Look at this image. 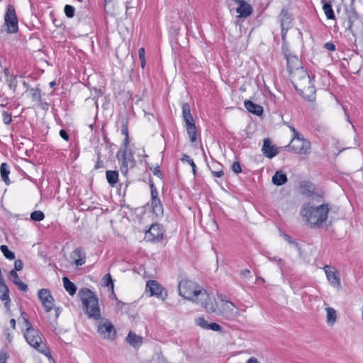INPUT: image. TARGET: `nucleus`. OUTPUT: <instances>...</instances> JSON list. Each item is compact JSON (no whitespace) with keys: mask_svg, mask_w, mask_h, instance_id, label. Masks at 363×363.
Masks as SVG:
<instances>
[{"mask_svg":"<svg viewBox=\"0 0 363 363\" xmlns=\"http://www.w3.org/2000/svg\"><path fill=\"white\" fill-rule=\"evenodd\" d=\"M287 60V69L290 74L297 68L301 67V62L298 58L295 55H289L286 57Z\"/></svg>","mask_w":363,"mask_h":363,"instance_id":"nucleus-21","label":"nucleus"},{"mask_svg":"<svg viewBox=\"0 0 363 363\" xmlns=\"http://www.w3.org/2000/svg\"><path fill=\"white\" fill-rule=\"evenodd\" d=\"M328 282L335 288H340L341 286L339 273L333 267L325 265L323 267Z\"/></svg>","mask_w":363,"mask_h":363,"instance_id":"nucleus-11","label":"nucleus"},{"mask_svg":"<svg viewBox=\"0 0 363 363\" xmlns=\"http://www.w3.org/2000/svg\"><path fill=\"white\" fill-rule=\"evenodd\" d=\"M187 134L190 138V141L194 143L196 140V128L194 121L185 123Z\"/></svg>","mask_w":363,"mask_h":363,"instance_id":"nucleus-24","label":"nucleus"},{"mask_svg":"<svg viewBox=\"0 0 363 363\" xmlns=\"http://www.w3.org/2000/svg\"><path fill=\"white\" fill-rule=\"evenodd\" d=\"M23 264L21 259H16L14 262V269L13 270L21 271L23 269Z\"/></svg>","mask_w":363,"mask_h":363,"instance_id":"nucleus-48","label":"nucleus"},{"mask_svg":"<svg viewBox=\"0 0 363 363\" xmlns=\"http://www.w3.org/2000/svg\"><path fill=\"white\" fill-rule=\"evenodd\" d=\"M0 299L5 301L6 308L9 307L11 298H9V289L5 283V281H0Z\"/></svg>","mask_w":363,"mask_h":363,"instance_id":"nucleus-19","label":"nucleus"},{"mask_svg":"<svg viewBox=\"0 0 363 363\" xmlns=\"http://www.w3.org/2000/svg\"><path fill=\"white\" fill-rule=\"evenodd\" d=\"M323 4V10L328 19H334L335 14L332 8V2L327 1L326 0H321Z\"/></svg>","mask_w":363,"mask_h":363,"instance_id":"nucleus-27","label":"nucleus"},{"mask_svg":"<svg viewBox=\"0 0 363 363\" xmlns=\"http://www.w3.org/2000/svg\"><path fill=\"white\" fill-rule=\"evenodd\" d=\"M232 169L235 174H239L242 172L240 164L238 162H235L233 164Z\"/></svg>","mask_w":363,"mask_h":363,"instance_id":"nucleus-47","label":"nucleus"},{"mask_svg":"<svg viewBox=\"0 0 363 363\" xmlns=\"http://www.w3.org/2000/svg\"><path fill=\"white\" fill-rule=\"evenodd\" d=\"M301 193L303 195L311 196L314 192L313 185L308 182H302L300 184Z\"/></svg>","mask_w":363,"mask_h":363,"instance_id":"nucleus-26","label":"nucleus"},{"mask_svg":"<svg viewBox=\"0 0 363 363\" xmlns=\"http://www.w3.org/2000/svg\"><path fill=\"white\" fill-rule=\"evenodd\" d=\"M62 282L65 290L68 292L70 296H74L77 291V287L75 284L72 282L67 277L62 278Z\"/></svg>","mask_w":363,"mask_h":363,"instance_id":"nucleus-29","label":"nucleus"},{"mask_svg":"<svg viewBox=\"0 0 363 363\" xmlns=\"http://www.w3.org/2000/svg\"><path fill=\"white\" fill-rule=\"evenodd\" d=\"M133 6L132 5L131 1H128L126 2V10H128V9L133 8Z\"/></svg>","mask_w":363,"mask_h":363,"instance_id":"nucleus-60","label":"nucleus"},{"mask_svg":"<svg viewBox=\"0 0 363 363\" xmlns=\"http://www.w3.org/2000/svg\"><path fill=\"white\" fill-rule=\"evenodd\" d=\"M4 74L7 77V78L10 77L11 75H10L9 69L8 68L4 69Z\"/></svg>","mask_w":363,"mask_h":363,"instance_id":"nucleus-61","label":"nucleus"},{"mask_svg":"<svg viewBox=\"0 0 363 363\" xmlns=\"http://www.w3.org/2000/svg\"><path fill=\"white\" fill-rule=\"evenodd\" d=\"M0 173L2 180L6 184H9L10 181L9 178V174L10 173L9 165L4 162L0 166Z\"/></svg>","mask_w":363,"mask_h":363,"instance_id":"nucleus-32","label":"nucleus"},{"mask_svg":"<svg viewBox=\"0 0 363 363\" xmlns=\"http://www.w3.org/2000/svg\"><path fill=\"white\" fill-rule=\"evenodd\" d=\"M283 237H284V240H285L286 241H287L289 243H290V244H294V243H295V242L292 240L291 238L289 235H288L287 234H285V233H284V234L283 235Z\"/></svg>","mask_w":363,"mask_h":363,"instance_id":"nucleus-55","label":"nucleus"},{"mask_svg":"<svg viewBox=\"0 0 363 363\" xmlns=\"http://www.w3.org/2000/svg\"><path fill=\"white\" fill-rule=\"evenodd\" d=\"M245 108L250 113L257 116H261L263 113V108L260 105L256 104L252 101L247 100L245 101Z\"/></svg>","mask_w":363,"mask_h":363,"instance_id":"nucleus-22","label":"nucleus"},{"mask_svg":"<svg viewBox=\"0 0 363 363\" xmlns=\"http://www.w3.org/2000/svg\"><path fill=\"white\" fill-rule=\"evenodd\" d=\"M126 341L133 347H138L141 345L143 342V337L136 335L133 332H129L126 337Z\"/></svg>","mask_w":363,"mask_h":363,"instance_id":"nucleus-25","label":"nucleus"},{"mask_svg":"<svg viewBox=\"0 0 363 363\" xmlns=\"http://www.w3.org/2000/svg\"><path fill=\"white\" fill-rule=\"evenodd\" d=\"M330 208L328 204L313 206L311 203H303L300 213L304 221L311 228H319L328 217Z\"/></svg>","mask_w":363,"mask_h":363,"instance_id":"nucleus-2","label":"nucleus"},{"mask_svg":"<svg viewBox=\"0 0 363 363\" xmlns=\"http://www.w3.org/2000/svg\"><path fill=\"white\" fill-rule=\"evenodd\" d=\"M82 303V309L88 318L95 320L101 319L100 307L96 295L87 288H82L78 292Z\"/></svg>","mask_w":363,"mask_h":363,"instance_id":"nucleus-4","label":"nucleus"},{"mask_svg":"<svg viewBox=\"0 0 363 363\" xmlns=\"http://www.w3.org/2000/svg\"><path fill=\"white\" fill-rule=\"evenodd\" d=\"M324 48L330 51L335 50V45L333 43H330V42L326 43L324 45Z\"/></svg>","mask_w":363,"mask_h":363,"instance_id":"nucleus-51","label":"nucleus"},{"mask_svg":"<svg viewBox=\"0 0 363 363\" xmlns=\"http://www.w3.org/2000/svg\"><path fill=\"white\" fill-rule=\"evenodd\" d=\"M140 65H141V67L142 68H145V59H143V60H140Z\"/></svg>","mask_w":363,"mask_h":363,"instance_id":"nucleus-62","label":"nucleus"},{"mask_svg":"<svg viewBox=\"0 0 363 363\" xmlns=\"http://www.w3.org/2000/svg\"><path fill=\"white\" fill-rule=\"evenodd\" d=\"M0 250L6 259L10 260L15 259L14 253L9 250V247L6 245H1Z\"/></svg>","mask_w":363,"mask_h":363,"instance_id":"nucleus-35","label":"nucleus"},{"mask_svg":"<svg viewBox=\"0 0 363 363\" xmlns=\"http://www.w3.org/2000/svg\"><path fill=\"white\" fill-rule=\"evenodd\" d=\"M60 313V308H56V309H55V315H56V318H57V317L59 316Z\"/></svg>","mask_w":363,"mask_h":363,"instance_id":"nucleus-64","label":"nucleus"},{"mask_svg":"<svg viewBox=\"0 0 363 363\" xmlns=\"http://www.w3.org/2000/svg\"><path fill=\"white\" fill-rule=\"evenodd\" d=\"M102 281L104 285L107 287H110L111 291H113V281L110 274H106L104 276Z\"/></svg>","mask_w":363,"mask_h":363,"instance_id":"nucleus-37","label":"nucleus"},{"mask_svg":"<svg viewBox=\"0 0 363 363\" xmlns=\"http://www.w3.org/2000/svg\"><path fill=\"white\" fill-rule=\"evenodd\" d=\"M289 147L295 153L306 155L310 151L311 143L300 135L296 138H292Z\"/></svg>","mask_w":363,"mask_h":363,"instance_id":"nucleus-8","label":"nucleus"},{"mask_svg":"<svg viewBox=\"0 0 363 363\" xmlns=\"http://www.w3.org/2000/svg\"><path fill=\"white\" fill-rule=\"evenodd\" d=\"M4 26L8 33H16L18 30V18L14 6L9 4L4 15Z\"/></svg>","mask_w":363,"mask_h":363,"instance_id":"nucleus-6","label":"nucleus"},{"mask_svg":"<svg viewBox=\"0 0 363 363\" xmlns=\"http://www.w3.org/2000/svg\"><path fill=\"white\" fill-rule=\"evenodd\" d=\"M287 182V177L282 172L277 171L272 177V182L277 186L284 184Z\"/></svg>","mask_w":363,"mask_h":363,"instance_id":"nucleus-28","label":"nucleus"},{"mask_svg":"<svg viewBox=\"0 0 363 363\" xmlns=\"http://www.w3.org/2000/svg\"><path fill=\"white\" fill-rule=\"evenodd\" d=\"M16 285L18 286V289L21 291H25L27 290V285L22 281H19L18 283L16 284Z\"/></svg>","mask_w":363,"mask_h":363,"instance_id":"nucleus-50","label":"nucleus"},{"mask_svg":"<svg viewBox=\"0 0 363 363\" xmlns=\"http://www.w3.org/2000/svg\"><path fill=\"white\" fill-rule=\"evenodd\" d=\"M150 188H151V196H158V193L157 191V189H155V186L153 184H151L150 185Z\"/></svg>","mask_w":363,"mask_h":363,"instance_id":"nucleus-54","label":"nucleus"},{"mask_svg":"<svg viewBox=\"0 0 363 363\" xmlns=\"http://www.w3.org/2000/svg\"><path fill=\"white\" fill-rule=\"evenodd\" d=\"M64 11L67 17L72 18L74 16L75 9L71 5H66Z\"/></svg>","mask_w":363,"mask_h":363,"instance_id":"nucleus-42","label":"nucleus"},{"mask_svg":"<svg viewBox=\"0 0 363 363\" xmlns=\"http://www.w3.org/2000/svg\"><path fill=\"white\" fill-rule=\"evenodd\" d=\"M233 1L238 5L236 9L238 13H239L238 17L246 18L252 13V9L248 3L245 2L244 0Z\"/></svg>","mask_w":363,"mask_h":363,"instance_id":"nucleus-17","label":"nucleus"},{"mask_svg":"<svg viewBox=\"0 0 363 363\" xmlns=\"http://www.w3.org/2000/svg\"><path fill=\"white\" fill-rule=\"evenodd\" d=\"M268 259L270 261L274 262L277 263L281 274H283V270H284V267L285 266V262L282 259L277 257H269Z\"/></svg>","mask_w":363,"mask_h":363,"instance_id":"nucleus-39","label":"nucleus"},{"mask_svg":"<svg viewBox=\"0 0 363 363\" xmlns=\"http://www.w3.org/2000/svg\"><path fill=\"white\" fill-rule=\"evenodd\" d=\"M6 81L9 83V88L15 91L17 87L16 76L11 74L9 78L6 79Z\"/></svg>","mask_w":363,"mask_h":363,"instance_id":"nucleus-41","label":"nucleus"},{"mask_svg":"<svg viewBox=\"0 0 363 363\" xmlns=\"http://www.w3.org/2000/svg\"><path fill=\"white\" fill-rule=\"evenodd\" d=\"M181 160L182 162H188L189 164V166H191L193 174L195 176L196 174V164L194 163V160L186 154L182 155Z\"/></svg>","mask_w":363,"mask_h":363,"instance_id":"nucleus-36","label":"nucleus"},{"mask_svg":"<svg viewBox=\"0 0 363 363\" xmlns=\"http://www.w3.org/2000/svg\"><path fill=\"white\" fill-rule=\"evenodd\" d=\"M21 317L26 327L24 337L26 342L38 352L48 357L49 358H51L52 357L49 348L42 341L38 331L33 328L32 324L28 320L26 313L22 312Z\"/></svg>","mask_w":363,"mask_h":363,"instance_id":"nucleus-5","label":"nucleus"},{"mask_svg":"<svg viewBox=\"0 0 363 363\" xmlns=\"http://www.w3.org/2000/svg\"><path fill=\"white\" fill-rule=\"evenodd\" d=\"M152 211L157 216L163 215V206L158 196L152 197Z\"/></svg>","mask_w":363,"mask_h":363,"instance_id":"nucleus-23","label":"nucleus"},{"mask_svg":"<svg viewBox=\"0 0 363 363\" xmlns=\"http://www.w3.org/2000/svg\"><path fill=\"white\" fill-rule=\"evenodd\" d=\"M208 167L215 177L220 178L224 174L222 164L216 161H211Z\"/></svg>","mask_w":363,"mask_h":363,"instance_id":"nucleus-20","label":"nucleus"},{"mask_svg":"<svg viewBox=\"0 0 363 363\" xmlns=\"http://www.w3.org/2000/svg\"><path fill=\"white\" fill-rule=\"evenodd\" d=\"M97 331L103 339L112 341L116 338V330L115 327L106 318H103L99 321Z\"/></svg>","mask_w":363,"mask_h":363,"instance_id":"nucleus-7","label":"nucleus"},{"mask_svg":"<svg viewBox=\"0 0 363 363\" xmlns=\"http://www.w3.org/2000/svg\"><path fill=\"white\" fill-rule=\"evenodd\" d=\"M179 294L186 299L200 303L208 313H214L217 303L214 298L195 281L184 279L179 284Z\"/></svg>","mask_w":363,"mask_h":363,"instance_id":"nucleus-1","label":"nucleus"},{"mask_svg":"<svg viewBox=\"0 0 363 363\" xmlns=\"http://www.w3.org/2000/svg\"><path fill=\"white\" fill-rule=\"evenodd\" d=\"M163 232L158 224H152L149 230L145 233V239L149 241H159L162 239Z\"/></svg>","mask_w":363,"mask_h":363,"instance_id":"nucleus-15","label":"nucleus"},{"mask_svg":"<svg viewBox=\"0 0 363 363\" xmlns=\"http://www.w3.org/2000/svg\"><path fill=\"white\" fill-rule=\"evenodd\" d=\"M9 358V354L6 350H1L0 352V363H6Z\"/></svg>","mask_w":363,"mask_h":363,"instance_id":"nucleus-46","label":"nucleus"},{"mask_svg":"<svg viewBox=\"0 0 363 363\" xmlns=\"http://www.w3.org/2000/svg\"><path fill=\"white\" fill-rule=\"evenodd\" d=\"M325 311L327 312V323L328 325L333 326L337 319L336 311L331 307H327Z\"/></svg>","mask_w":363,"mask_h":363,"instance_id":"nucleus-31","label":"nucleus"},{"mask_svg":"<svg viewBox=\"0 0 363 363\" xmlns=\"http://www.w3.org/2000/svg\"><path fill=\"white\" fill-rule=\"evenodd\" d=\"M250 272L249 269H243L241 271V274L245 277H247L250 274Z\"/></svg>","mask_w":363,"mask_h":363,"instance_id":"nucleus-58","label":"nucleus"},{"mask_svg":"<svg viewBox=\"0 0 363 363\" xmlns=\"http://www.w3.org/2000/svg\"><path fill=\"white\" fill-rule=\"evenodd\" d=\"M290 74L296 90L308 101H311L312 96L315 94V89L311 84V80L307 72L301 67L293 71Z\"/></svg>","mask_w":363,"mask_h":363,"instance_id":"nucleus-3","label":"nucleus"},{"mask_svg":"<svg viewBox=\"0 0 363 363\" xmlns=\"http://www.w3.org/2000/svg\"><path fill=\"white\" fill-rule=\"evenodd\" d=\"M290 130L293 133L292 138H296V137L300 136V134L298 133V132L294 127L290 126Z\"/></svg>","mask_w":363,"mask_h":363,"instance_id":"nucleus-56","label":"nucleus"},{"mask_svg":"<svg viewBox=\"0 0 363 363\" xmlns=\"http://www.w3.org/2000/svg\"><path fill=\"white\" fill-rule=\"evenodd\" d=\"M9 279L13 281L14 284L21 281L16 270H11L9 272Z\"/></svg>","mask_w":363,"mask_h":363,"instance_id":"nucleus-45","label":"nucleus"},{"mask_svg":"<svg viewBox=\"0 0 363 363\" xmlns=\"http://www.w3.org/2000/svg\"><path fill=\"white\" fill-rule=\"evenodd\" d=\"M153 174L159 177H160L162 176V173H161V171L159 168V167H156L154 171H153Z\"/></svg>","mask_w":363,"mask_h":363,"instance_id":"nucleus-57","label":"nucleus"},{"mask_svg":"<svg viewBox=\"0 0 363 363\" xmlns=\"http://www.w3.org/2000/svg\"><path fill=\"white\" fill-rule=\"evenodd\" d=\"M247 363H255V358L252 357L249 359Z\"/></svg>","mask_w":363,"mask_h":363,"instance_id":"nucleus-63","label":"nucleus"},{"mask_svg":"<svg viewBox=\"0 0 363 363\" xmlns=\"http://www.w3.org/2000/svg\"><path fill=\"white\" fill-rule=\"evenodd\" d=\"M10 325L12 327L13 329L16 328V320H15V319H11L10 320Z\"/></svg>","mask_w":363,"mask_h":363,"instance_id":"nucleus-59","label":"nucleus"},{"mask_svg":"<svg viewBox=\"0 0 363 363\" xmlns=\"http://www.w3.org/2000/svg\"><path fill=\"white\" fill-rule=\"evenodd\" d=\"M106 179L110 185L113 186L118 182V174L116 171L108 170L106 173Z\"/></svg>","mask_w":363,"mask_h":363,"instance_id":"nucleus-33","label":"nucleus"},{"mask_svg":"<svg viewBox=\"0 0 363 363\" xmlns=\"http://www.w3.org/2000/svg\"><path fill=\"white\" fill-rule=\"evenodd\" d=\"M348 30H350L352 35L354 37L355 41L358 37H363V23L357 17H355L353 20L351 17H350L348 22Z\"/></svg>","mask_w":363,"mask_h":363,"instance_id":"nucleus-12","label":"nucleus"},{"mask_svg":"<svg viewBox=\"0 0 363 363\" xmlns=\"http://www.w3.org/2000/svg\"><path fill=\"white\" fill-rule=\"evenodd\" d=\"M279 21L281 27V37L284 40L288 30L291 27V18L288 11L282 9L279 14Z\"/></svg>","mask_w":363,"mask_h":363,"instance_id":"nucleus-14","label":"nucleus"},{"mask_svg":"<svg viewBox=\"0 0 363 363\" xmlns=\"http://www.w3.org/2000/svg\"><path fill=\"white\" fill-rule=\"evenodd\" d=\"M164 289L155 280H150L146 284V291L150 292L151 296H155L164 300L167 297V293H163Z\"/></svg>","mask_w":363,"mask_h":363,"instance_id":"nucleus-10","label":"nucleus"},{"mask_svg":"<svg viewBox=\"0 0 363 363\" xmlns=\"http://www.w3.org/2000/svg\"><path fill=\"white\" fill-rule=\"evenodd\" d=\"M208 330H212L214 331H220L221 326L216 323H209Z\"/></svg>","mask_w":363,"mask_h":363,"instance_id":"nucleus-49","label":"nucleus"},{"mask_svg":"<svg viewBox=\"0 0 363 363\" xmlns=\"http://www.w3.org/2000/svg\"><path fill=\"white\" fill-rule=\"evenodd\" d=\"M222 313L228 320H234L240 315V311L235 304L228 301L222 306Z\"/></svg>","mask_w":363,"mask_h":363,"instance_id":"nucleus-13","label":"nucleus"},{"mask_svg":"<svg viewBox=\"0 0 363 363\" xmlns=\"http://www.w3.org/2000/svg\"><path fill=\"white\" fill-rule=\"evenodd\" d=\"M70 258L73 260V264L82 266L86 262V253L82 247H79L71 253Z\"/></svg>","mask_w":363,"mask_h":363,"instance_id":"nucleus-16","label":"nucleus"},{"mask_svg":"<svg viewBox=\"0 0 363 363\" xmlns=\"http://www.w3.org/2000/svg\"><path fill=\"white\" fill-rule=\"evenodd\" d=\"M139 59L143 60L145 59V50L144 48H140L138 50Z\"/></svg>","mask_w":363,"mask_h":363,"instance_id":"nucleus-53","label":"nucleus"},{"mask_svg":"<svg viewBox=\"0 0 363 363\" xmlns=\"http://www.w3.org/2000/svg\"><path fill=\"white\" fill-rule=\"evenodd\" d=\"M3 121L6 125H9L12 121L11 114L9 112L4 111L2 113Z\"/></svg>","mask_w":363,"mask_h":363,"instance_id":"nucleus-44","label":"nucleus"},{"mask_svg":"<svg viewBox=\"0 0 363 363\" xmlns=\"http://www.w3.org/2000/svg\"><path fill=\"white\" fill-rule=\"evenodd\" d=\"M32 97L34 101L40 102L41 101V91L39 88H33L30 89Z\"/></svg>","mask_w":363,"mask_h":363,"instance_id":"nucleus-40","label":"nucleus"},{"mask_svg":"<svg viewBox=\"0 0 363 363\" xmlns=\"http://www.w3.org/2000/svg\"><path fill=\"white\" fill-rule=\"evenodd\" d=\"M262 151L263 155L268 158H272L279 153L277 148L272 145L269 138L264 140Z\"/></svg>","mask_w":363,"mask_h":363,"instance_id":"nucleus-18","label":"nucleus"},{"mask_svg":"<svg viewBox=\"0 0 363 363\" xmlns=\"http://www.w3.org/2000/svg\"><path fill=\"white\" fill-rule=\"evenodd\" d=\"M45 215L41 211H35L31 213L30 218L35 221H41L44 219Z\"/></svg>","mask_w":363,"mask_h":363,"instance_id":"nucleus-38","label":"nucleus"},{"mask_svg":"<svg viewBox=\"0 0 363 363\" xmlns=\"http://www.w3.org/2000/svg\"><path fill=\"white\" fill-rule=\"evenodd\" d=\"M60 135L66 141H68L69 140V135L68 133H67V131L64 129H61L60 130Z\"/></svg>","mask_w":363,"mask_h":363,"instance_id":"nucleus-52","label":"nucleus"},{"mask_svg":"<svg viewBox=\"0 0 363 363\" xmlns=\"http://www.w3.org/2000/svg\"><path fill=\"white\" fill-rule=\"evenodd\" d=\"M128 161H130V162H133V160L130 161V159L128 160L127 151L124 150L122 154V164L121 166V170L123 173H126L128 171Z\"/></svg>","mask_w":363,"mask_h":363,"instance_id":"nucleus-34","label":"nucleus"},{"mask_svg":"<svg viewBox=\"0 0 363 363\" xmlns=\"http://www.w3.org/2000/svg\"><path fill=\"white\" fill-rule=\"evenodd\" d=\"M38 296L45 311H50L54 306V298L50 294V291L48 289H42L38 291Z\"/></svg>","mask_w":363,"mask_h":363,"instance_id":"nucleus-9","label":"nucleus"},{"mask_svg":"<svg viewBox=\"0 0 363 363\" xmlns=\"http://www.w3.org/2000/svg\"><path fill=\"white\" fill-rule=\"evenodd\" d=\"M196 323L198 325L201 326L202 328L208 330L209 323H208V322L203 318L199 317V318H196Z\"/></svg>","mask_w":363,"mask_h":363,"instance_id":"nucleus-43","label":"nucleus"},{"mask_svg":"<svg viewBox=\"0 0 363 363\" xmlns=\"http://www.w3.org/2000/svg\"><path fill=\"white\" fill-rule=\"evenodd\" d=\"M182 117L185 123L191 122L194 121L191 113L190 106L188 103H184L182 104Z\"/></svg>","mask_w":363,"mask_h":363,"instance_id":"nucleus-30","label":"nucleus"}]
</instances>
